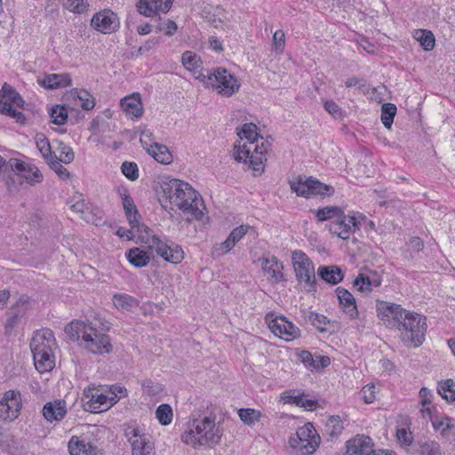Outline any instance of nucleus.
Masks as SVG:
<instances>
[{
  "label": "nucleus",
  "mask_w": 455,
  "mask_h": 455,
  "mask_svg": "<svg viewBox=\"0 0 455 455\" xmlns=\"http://www.w3.org/2000/svg\"><path fill=\"white\" fill-rule=\"evenodd\" d=\"M84 395L87 399L84 402V410L92 413H100L108 410L117 403L118 396L112 390L87 387L84 390Z\"/></svg>",
  "instance_id": "nucleus-8"
},
{
  "label": "nucleus",
  "mask_w": 455,
  "mask_h": 455,
  "mask_svg": "<svg viewBox=\"0 0 455 455\" xmlns=\"http://www.w3.org/2000/svg\"><path fill=\"white\" fill-rule=\"evenodd\" d=\"M126 436L132 446V455H156L155 443L150 434L132 427L126 431Z\"/></svg>",
  "instance_id": "nucleus-14"
},
{
  "label": "nucleus",
  "mask_w": 455,
  "mask_h": 455,
  "mask_svg": "<svg viewBox=\"0 0 455 455\" xmlns=\"http://www.w3.org/2000/svg\"><path fill=\"white\" fill-rule=\"evenodd\" d=\"M265 322L275 336L286 341L293 340L300 336V330L282 315L268 312L265 316Z\"/></svg>",
  "instance_id": "nucleus-11"
},
{
  "label": "nucleus",
  "mask_w": 455,
  "mask_h": 455,
  "mask_svg": "<svg viewBox=\"0 0 455 455\" xmlns=\"http://www.w3.org/2000/svg\"><path fill=\"white\" fill-rule=\"evenodd\" d=\"M128 261L136 267H142L148 264L150 257L147 251L140 248H132L126 253Z\"/></svg>",
  "instance_id": "nucleus-37"
},
{
  "label": "nucleus",
  "mask_w": 455,
  "mask_h": 455,
  "mask_svg": "<svg viewBox=\"0 0 455 455\" xmlns=\"http://www.w3.org/2000/svg\"><path fill=\"white\" fill-rule=\"evenodd\" d=\"M8 165L16 172L22 180H26L30 185H35L43 181V174L39 169L33 164H28L22 161L12 158L9 160Z\"/></svg>",
  "instance_id": "nucleus-21"
},
{
  "label": "nucleus",
  "mask_w": 455,
  "mask_h": 455,
  "mask_svg": "<svg viewBox=\"0 0 455 455\" xmlns=\"http://www.w3.org/2000/svg\"><path fill=\"white\" fill-rule=\"evenodd\" d=\"M121 171L122 173L132 181L139 178V168L134 162H124L121 166Z\"/></svg>",
  "instance_id": "nucleus-56"
},
{
  "label": "nucleus",
  "mask_w": 455,
  "mask_h": 455,
  "mask_svg": "<svg viewBox=\"0 0 455 455\" xmlns=\"http://www.w3.org/2000/svg\"><path fill=\"white\" fill-rule=\"evenodd\" d=\"M103 449L99 442V439L96 438L95 435L91 432L90 437L84 445V455H102Z\"/></svg>",
  "instance_id": "nucleus-51"
},
{
  "label": "nucleus",
  "mask_w": 455,
  "mask_h": 455,
  "mask_svg": "<svg viewBox=\"0 0 455 455\" xmlns=\"http://www.w3.org/2000/svg\"><path fill=\"white\" fill-rule=\"evenodd\" d=\"M202 83L212 88L218 94L223 97H231L239 91L240 83L228 70L222 68L207 69L203 76Z\"/></svg>",
  "instance_id": "nucleus-5"
},
{
  "label": "nucleus",
  "mask_w": 455,
  "mask_h": 455,
  "mask_svg": "<svg viewBox=\"0 0 455 455\" xmlns=\"http://www.w3.org/2000/svg\"><path fill=\"white\" fill-rule=\"evenodd\" d=\"M50 168L62 180H68L70 177L69 172L62 165V162L58 160V156L47 162Z\"/></svg>",
  "instance_id": "nucleus-55"
},
{
  "label": "nucleus",
  "mask_w": 455,
  "mask_h": 455,
  "mask_svg": "<svg viewBox=\"0 0 455 455\" xmlns=\"http://www.w3.org/2000/svg\"><path fill=\"white\" fill-rule=\"evenodd\" d=\"M222 430L215 423V419L206 416L203 419H194L192 427L181 435V441L194 449L217 445L222 436Z\"/></svg>",
  "instance_id": "nucleus-3"
},
{
  "label": "nucleus",
  "mask_w": 455,
  "mask_h": 455,
  "mask_svg": "<svg viewBox=\"0 0 455 455\" xmlns=\"http://www.w3.org/2000/svg\"><path fill=\"white\" fill-rule=\"evenodd\" d=\"M69 96L75 100H77L84 110H92L95 107V98L86 90L74 89Z\"/></svg>",
  "instance_id": "nucleus-36"
},
{
  "label": "nucleus",
  "mask_w": 455,
  "mask_h": 455,
  "mask_svg": "<svg viewBox=\"0 0 455 455\" xmlns=\"http://www.w3.org/2000/svg\"><path fill=\"white\" fill-rule=\"evenodd\" d=\"M0 93V112L14 118L17 123L24 124L25 116L17 109L23 107L24 100L21 96L6 83L3 84Z\"/></svg>",
  "instance_id": "nucleus-9"
},
{
  "label": "nucleus",
  "mask_w": 455,
  "mask_h": 455,
  "mask_svg": "<svg viewBox=\"0 0 455 455\" xmlns=\"http://www.w3.org/2000/svg\"><path fill=\"white\" fill-rule=\"evenodd\" d=\"M396 114V107L393 103H384L381 107V122L383 125L389 129L392 126L394 117Z\"/></svg>",
  "instance_id": "nucleus-48"
},
{
  "label": "nucleus",
  "mask_w": 455,
  "mask_h": 455,
  "mask_svg": "<svg viewBox=\"0 0 455 455\" xmlns=\"http://www.w3.org/2000/svg\"><path fill=\"white\" fill-rule=\"evenodd\" d=\"M120 105L126 116L131 119H139L143 115V104L140 94L138 92L123 98Z\"/></svg>",
  "instance_id": "nucleus-25"
},
{
  "label": "nucleus",
  "mask_w": 455,
  "mask_h": 455,
  "mask_svg": "<svg viewBox=\"0 0 455 455\" xmlns=\"http://www.w3.org/2000/svg\"><path fill=\"white\" fill-rule=\"evenodd\" d=\"M50 116L52 123L61 125L68 119V111L64 106L56 105L51 109Z\"/></svg>",
  "instance_id": "nucleus-54"
},
{
  "label": "nucleus",
  "mask_w": 455,
  "mask_h": 455,
  "mask_svg": "<svg viewBox=\"0 0 455 455\" xmlns=\"http://www.w3.org/2000/svg\"><path fill=\"white\" fill-rule=\"evenodd\" d=\"M376 312L378 318L389 329L397 330L403 316L408 310L402 307L401 305L378 299L376 301Z\"/></svg>",
  "instance_id": "nucleus-12"
},
{
  "label": "nucleus",
  "mask_w": 455,
  "mask_h": 455,
  "mask_svg": "<svg viewBox=\"0 0 455 455\" xmlns=\"http://www.w3.org/2000/svg\"><path fill=\"white\" fill-rule=\"evenodd\" d=\"M259 260H261L263 271L268 275L271 282L278 283L283 280V274L282 272L283 264L276 257L262 258Z\"/></svg>",
  "instance_id": "nucleus-29"
},
{
  "label": "nucleus",
  "mask_w": 455,
  "mask_h": 455,
  "mask_svg": "<svg viewBox=\"0 0 455 455\" xmlns=\"http://www.w3.org/2000/svg\"><path fill=\"white\" fill-rule=\"evenodd\" d=\"M343 210L338 206H326L315 211V217L319 221L337 220L342 216Z\"/></svg>",
  "instance_id": "nucleus-42"
},
{
  "label": "nucleus",
  "mask_w": 455,
  "mask_h": 455,
  "mask_svg": "<svg viewBox=\"0 0 455 455\" xmlns=\"http://www.w3.org/2000/svg\"><path fill=\"white\" fill-rule=\"evenodd\" d=\"M159 29L164 31L165 35L172 36L177 32L178 27L173 20H167L159 25Z\"/></svg>",
  "instance_id": "nucleus-64"
},
{
  "label": "nucleus",
  "mask_w": 455,
  "mask_h": 455,
  "mask_svg": "<svg viewBox=\"0 0 455 455\" xmlns=\"http://www.w3.org/2000/svg\"><path fill=\"white\" fill-rule=\"evenodd\" d=\"M250 226L241 225L234 228L228 238L213 246L212 253L216 256H221L230 251L235 245L247 234Z\"/></svg>",
  "instance_id": "nucleus-23"
},
{
  "label": "nucleus",
  "mask_w": 455,
  "mask_h": 455,
  "mask_svg": "<svg viewBox=\"0 0 455 455\" xmlns=\"http://www.w3.org/2000/svg\"><path fill=\"white\" fill-rule=\"evenodd\" d=\"M359 224L355 216L346 215L343 212L342 216L331 221L329 230L338 237L347 240L358 228Z\"/></svg>",
  "instance_id": "nucleus-19"
},
{
  "label": "nucleus",
  "mask_w": 455,
  "mask_h": 455,
  "mask_svg": "<svg viewBox=\"0 0 455 455\" xmlns=\"http://www.w3.org/2000/svg\"><path fill=\"white\" fill-rule=\"evenodd\" d=\"M66 413L65 402L60 400L47 403L43 408L44 417L50 422L62 419Z\"/></svg>",
  "instance_id": "nucleus-31"
},
{
  "label": "nucleus",
  "mask_w": 455,
  "mask_h": 455,
  "mask_svg": "<svg viewBox=\"0 0 455 455\" xmlns=\"http://www.w3.org/2000/svg\"><path fill=\"white\" fill-rule=\"evenodd\" d=\"M291 259L298 281L313 287L315 283V275L310 259L303 251H295L292 252Z\"/></svg>",
  "instance_id": "nucleus-15"
},
{
  "label": "nucleus",
  "mask_w": 455,
  "mask_h": 455,
  "mask_svg": "<svg viewBox=\"0 0 455 455\" xmlns=\"http://www.w3.org/2000/svg\"><path fill=\"white\" fill-rule=\"evenodd\" d=\"M299 360L307 367L313 368L315 365V360L313 355L307 350H302L298 353Z\"/></svg>",
  "instance_id": "nucleus-63"
},
{
  "label": "nucleus",
  "mask_w": 455,
  "mask_h": 455,
  "mask_svg": "<svg viewBox=\"0 0 455 455\" xmlns=\"http://www.w3.org/2000/svg\"><path fill=\"white\" fill-rule=\"evenodd\" d=\"M91 24L94 29L103 34H111L119 28V19L111 10L105 9L93 15Z\"/></svg>",
  "instance_id": "nucleus-18"
},
{
  "label": "nucleus",
  "mask_w": 455,
  "mask_h": 455,
  "mask_svg": "<svg viewBox=\"0 0 455 455\" xmlns=\"http://www.w3.org/2000/svg\"><path fill=\"white\" fill-rule=\"evenodd\" d=\"M382 275L375 270L361 273L354 281V285L361 292L369 293L373 288H378L382 283Z\"/></svg>",
  "instance_id": "nucleus-24"
},
{
  "label": "nucleus",
  "mask_w": 455,
  "mask_h": 455,
  "mask_svg": "<svg viewBox=\"0 0 455 455\" xmlns=\"http://www.w3.org/2000/svg\"><path fill=\"white\" fill-rule=\"evenodd\" d=\"M301 400V395H295L292 391H284L280 395V402L284 404H295L299 405Z\"/></svg>",
  "instance_id": "nucleus-60"
},
{
  "label": "nucleus",
  "mask_w": 455,
  "mask_h": 455,
  "mask_svg": "<svg viewBox=\"0 0 455 455\" xmlns=\"http://www.w3.org/2000/svg\"><path fill=\"white\" fill-rule=\"evenodd\" d=\"M336 293L343 312L351 319L356 318L358 316V310L354 296L347 290L341 287L336 289Z\"/></svg>",
  "instance_id": "nucleus-30"
},
{
  "label": "nucleus",
  "mask_w": 455,
  "mask_h": 455,
  "mask_svg": "<svg viewBox=\"0 0 455 455\" xmlns=\"http://www.w3.org/2000/svg\"><path fill=\"white\" fill-rule=\"evenodd\" d=\"M91 432L83 434L80 436L73 435L68 443V448L70 455H81L84 454V445L90 437Z\"/></svg>",
  "instance_id": "nucleus-38"
},
{
  "label": "nucleus",
  "mask_w": 455,
  "mask_h": 455,
  "mask_svg": "<svg viewBox=\"0 0 455 455\" xmlns=\"http://www.w3.org/2000/svg\"><path fill=\"white\" fill-rule=\"evenodd\" d=\"M419 395L420 398V403L423 407V409L421 410L423 417H426V416L430 417L431 416L430 405L432 403V397H433L431 391L429 389H427V387H422L419 390Z\"/></svg>",
  "instance_id": "nucleus-52"
},
{
  "label": "nucleus",
  "mask_w": 455,
  "mask_h": 455,
  "mask_svg": "<svg viewBox=\"0 0 455 455\" xmlns=\"http://www.w3.org/2000/svg\"><path fill=\"white\" fill-rule=\"evenodd\" d=\"M21 394L18 390L6 391L0 400V419L12 421L18 418L21 409Z\"/></svg>",
  "instance_id": "nucleus-16"
},
{
  "label": "nucleus",
  "mask_w": 455,
  "mask_h": 455,
  "mask_svg": "<svg viewBox=\"0 0 455 455\" xmlns=\"http://www.w3.org/2000/svg\"><path fill=\"white\" fill-rule=\"evenodd\" d=\"M273 44L275 48V51H278L280 52H283L285 44V35L283 30L279 29L274 33Z\"/></svg>",
  "instance_id": "nucleus-62"
},
{
  "label": "nucleus",
  "mask_w": 455,
  "mask_h": 455,
  "mask_svg": "<svg viewBox=\"0 0 455 455\" xmlns=\"http://www.w3.org/2000/svg\"><path fill=\"white\" fill-rule=\"evenodd\" d=\"M108 327L100 319L93 318L86 321L74 320L65 327V331L73 341L94 355L109 354L112 344L107 334Z\"/></svg>",
  "instance_id": "nucleus-1"
},
{
  "label": "nucleus",
  "mask_w": 455,
  "mask_h": 455,
  "mask_svg": "<svg viewBox=\"0 0 455 455\" xmlns=\"http://www.w3.org/2000/svg\"><path fill=\"white\" fill-rule=\"evenodd\" d=\"M237 135L241 140H246L243 145H235L233 156L234 158L238 162H243L247 164V158L252 149L253 144L258 142L259 133L256 124L252 123L243 124V126L238 129Z\"/></svg>",
  "instance_id": "nucleus-13"
},
{
  "label": "nucleus",
  "mask_w": 455,
  "mask_h": 455,
  "mask_svg": "<svg viewBox=\"0 0 455 455\" xmlns=\"http://www.w3.org/2000/svg\"><path fill=\"white\" fill-rule=\"evenodd\" d=\"M317 274L323 280L332 285L338 284L344 277L341 270L336 266H322L318 268Z\"/></svg>",
  "instance_id": "nucleus-35"
},
{
  "label": "nucleus",
  "mask_w": 455,
  "mask_h": 455,
  "mask_svg": "<svg viewBox=\"0 0 455 455\" xmlns=\"http://www.w3.org/2000/svg\"><path fill=\"white\" fill-rule=\"evenodd\" d=\"M140 242L145 243L149 250L155 251L167 262L178 264L184 259V252L180 245L172 242L170 243L164 242L152 232L143 235Z\"/></svg>",
  "instance_id": "nucleus-7"
},
{
  "label": "nucleus",
  "mask_w": 455,
  "mask_h": 455,
  "mask_svg": "<svg viewBox=\"0 0 455 455\" xmlns=\"http://www.w3.org/2000/svg\"><path fill=\"white\" fill-rule=\"evenodd\" d=\"M35 367L39 372L51 371L55 365V357L53 351L32 353Z\"/></svg>",
  "instance_id": "nucleus-33"
},
{
  "label": "nucleus",
  "mask_w": 455,
  "mask_h": 455,
  "mask_svg": "<svg viewBox=\"0 0 455 455\" xmlns=\"http://www.w3.org/2000/svg\"><path fill=\"white\" fill-rule=\"evenodd\" d=\"M108 129V124L104 119L100 116H96L93 118L89 126V131L92 134H99L100 132H105Z\"/></svg>",
  "instance_id": "nucleus-57"
},
{
  "label": "nucleus",
  "mask_w": 455,
  "mask_h": 455,
  "mask_svg": "<svg viewBox=\"0 0 455 455\" xmlns=\"http://www.w3.org/2000/svg\"><path fill=\"white\" fill-rule=\"evenodd\" d=\"M375 394L376 387L374 385H366L362 388L360 397L364 403H371L376 398Z\"/></svg>",
  "instance_id": "nucleus-59"
},
{
  "label": "nucleus",
  "mask_w": 455,
  "mask_h": 455,
  "mask_svg": "<svg viewBox=\"0 0 455 455\" xmlns=\"http://www.w3.org/2000/svg\"><path fill=\"white\" fill-rule=\"evenodd\" d=\"M181 62L184 68L194 75L196 79L202 82L206 70L203 69V62L199 56L194 52L186 51L181 56Z\"/></svg>",
  "instance_id": "nucleus-27"
},
{
  "label": "nucleus",
  "mask_w": 455,
  "mask_h": 455,
  "mask_svg": "<svg viewBox=\"0 0 455 455\" xmlns=\"http://www.w3.org/2000/svg\"><path fill=\"white\" fill-rule=\"evenodd\" d=\"M438 394L449 402L455 401V382L452 379H446L439 383Z\"/></svg>",
  "instance_id": "nucleus-45"
},
{
  "label": "nucleus",
  "mask_w": 455,
  "mask_h": 455,
  "mask_svg": "<svg viewBox=\"0 0 455 455\" xmlns=\"http://www.w3.org/2000/svg\"><path fill=\"white\" fill-rule=\"evenodd\" d=\"M416 446L418 455H442L441 446L435 441H421Z\"/></svg>",
  "instance_id": "nucleus-39"
},
{
  "label": "nucleus",
  "mask_w": 455,
  "mask_h": 455,
  "mask_svg": "<svg viewBox=\"0 0 455 455\" xmlns=\"http://www.w3.org/2000/svg\"><path fill=\"white\" fill-rule=\"evenodd\" d=\"M344 429L342 419L339 416H331L326 424L325 431L331 437L338 436Z\"/></svg>",
  "instance_id": "nucleus-46"
},
{
  "label": "nucleus",
  "mask_w": 455,
  "mask_h": 455,
  "mask_svg": "<svg viewBox=\"0 0 455 455\" xmlns=\"http://www.w3.org/2000/svg\"><path fill=\"white\" fill-rule=\"evenodd\" d=\"M260 140V146L258 142H255L249 158H247V164L253 171L254 176H259L263 172L265 162L267 161L266 154L271 147L268 140H265L262 137Z\"/></svg>",
  "instance_id": "nucleus-17"
},
{
  "label": "nucleus",
  "mask_w": 455,
  "mask_h": 455,
  "mask_svg": "<svg viewBox=\"0 0 455 455\" xmlns=\"http://www.w3.org/2000/svg\"><path fill=\"white\" fill-rule=\"evenodd\" d=\"M413 36L424 50L431 51L435 47V39L431 31L426 29H418L414 32Z\"/></svg>",
  "instance_id": "nucleus-41"
},
{
  "label": "nucleus",
  "mask_w": 455,
  "mask_h": 455,
  "mask_svg": "<svg viewBox=\"0 0 455 455\" xmlns=\"http://www.w3.org/2000/svg\"><path fill=\"white\" fill-rule=\"evenodd\" d=\"M36 143L42 156L45 159L46 162L56 156V154L52 151V147L48 139L44 134H36Z\"/></svg>",
  "instance_id": "nucleus-44"
},
{
  "label": "nucleus",
  "mask_w": 455,
  "mask_h": 455,
  "mask_svg": "<svg viewBox=\"0 0 455 455\" xmlns=\"http://www.w3.org/2000/svg\"><path fill=\"white\" fill-rule=\"evenodd\" d=\"M320 436L312 423L299 427L289 439L290 446L302 455L313 454L320 444Z\"/></svg>",
  "instance_id": "nucleus-6"
},
{
  "label": "nucleus",
  "mask_w": 455,
  "mask_h": 455,
  "mask_svg": "<svg viewBox=\"0 0 455 455\" xmlns=\"http://www.w3.org/2000/svg\"><path fill=\"white\" fill-rule=\"evenodd\" d=\"M124 213L129 222L131 228L127 231L132 235H134L135 231L138 232V239L142 240L143 235H148L151 230L146 225L140 223V215L136 206L129 209H124Z\"/></svg>",
  "instance_id": "nucleus-28"
},
{
  "label": "nucleus",
  "mask_w": 455,
  "mask_h": 455,
  "mask_svg": "<svg viewBox=\"0 0 455 455\" xmlns=\"http://www.w3.org/2000/svg\"><path fill=\"white\" fill-rule=\"evenodd\" d=\"M240 419L246 425H252L260 419V412L254 409H240L238 411Z\"/></svg>",
  "instance_id": "nucleus-53"
},
{
  "label": "nucleus",
  "mask_w": 455,
  "mask_h": 455,
  "mask_svg": "<svg viewBox=\"0 0 455 455\" xmlns=\"http://www.w3.org/2000/svg\"><path fill=\"white\" fill-rule=\"evenodd\" d=\"M31 352H51L57 347L54 334L50 329L36 331L30 343Z\"/></svg>",
  "instance_id": "nucleus-22"
},
{
  "label": "nucleus",
  "mask_w": 455,
  "mask_h": 455,
  "mask_svg": "<svg viewBox=\"0 0 455 455\" xmlns=\"http://www.w3.org/2000/svg\"><path fill=\"white\" fill-rule=\"evenodd\" d=\"M156 418L161 425H170L173 418L172 407L167 403L160 404L156 410Z\"/></svg>",
  "instance_id": "nucleus-47"
},
{
  "label": "nucleus",
  "mask_w": 455,
  "mask_h": 455,
  "mask_svg": "<svg viewBox=\"0 0 455 455\" xmlns=\"http://www.w3.org/2000/svg\"><path fill=\"white\" fill-rule=\"evenodd\" d=\"M30 301L28 296L22 295L20 296L16 303L11 307V309L14 311H21L20 315H24L26 311L29 308Z\"/></svg>",
  "instance_id": "nucleus-61"
},
{
  "label": "nucleus",
  "mask_w": 455,
  "mask_h": 455,
  "mask_svg": "<svg viewBox=\"0 0 455 455\" xmlns=\"http://www.w3.org/2000/svg\"><path fill=\"white\" fill-rule=\"evenodd\" d=\"M174 0H140L137 3V10L145 17H156L167 13Z\"/></svg>",
  "instance_id": "nucleus-20"
},
{
  "label": "nucleus",
  "mask_w": 455,
  "mask_h": 455,
  "mask_svg": "<svg viewBox=\"0 0 455 455\" xmlns=\"http://www.w3.org/2000/svg\"><path fill=\"white\" fill-rule=\"evenodd\" d=\"M113 304L117 309L130 311L138 306V301L131 295L122 293L113 296Z\"/></svg>",
  "instance_id": "nucleus-40"
},
{
  "label": "nucleus",
  "mask_w": 455,
  "mask_h": 455,
  "mask_svg": "<svg viewBox=\"0 0 455 455\" xmlns=\"http://www.w3.org/2000/svg\"><path fill=\"white\" fill-rule=\"evenodd\" d=\"M372 450V440L366 435H356L347 442V455H370Z\"/></svg>",
  "instance_id": "nucleus-26"
},
{
  "label": "nucleus",
  "mask_w": 455,
  "mask_h": 455,
  "mask_svg": "<svg viewBox=\"0 0 455 455\" xmlns=\"http://www.w3.org/2000/svg\"><path fill=\"white\" fill-rule=\"evenodd\" d=\"M403 318L397 328L401 340L407 347H419L425 340L427 327L426 317L408 311Z\"/></svg>",
  "instance_id": "nucleus-4"
},
{
  "label": "nucleus",
  "mask_w": 455,
  "mask_h": 455,
  "mask_svg": "<svg viewBox=\"0 0 455 455\" xmlns=\"http://www.w3.org/2000/svg\"><path fill=\"white\" fill-rule=\"evenodd\" d=\"M143 391L148 395H157L163 391V387L159 383H156L151 379H146L142 383Z\"/></svg>",
  "instance_id": "nucleus-58"
},
{
  "label": "nucleus",
  "mask_w": 455,
  "mask_h": 455,
  "mask_svg": "<svg viewBox=\"0 0 455 455\" xmlns=\"http://www.w3.org/2000/svg\"><path fill=\"white\" fill-rule=\"evenodd\" d=\"M38 83L47 88L54 89L59 87L68 86L71 84V78L68 74H49L45 75L44 78L39 79Z\"/></svg>",
  "instance_id": "nucleus-32"
},
{
  "label": "nucleus",
  "mask_w": 455,
  "mask_h": 455,
  "mask_svg": "<svg viewBox=\"0 0 455 455\" xmlns=\"http://www.w3.org/2000/svg\"><path fill=\"white\" fill-rule=\"evenodd\" d=\"M56 143L58 144L56 148L57 152L59 153L58 160L61 161L65 164L73 162L75 158V153L73 149L68 145L60 140H57Z\"/></svg>",
  "instance_id": "nucleus-49"
},
{
  "label": "nucleus",
  "mask_w": 455,
  "mask_h": 455,
  "mask_svg": "<svg viewBox=\"0 0 455 455\" xmlns=\"http://www.w3.org/2000/svg\"><path fill=\"white\" fill-rule=\"evenodd\" d=\"M289 184L291 191L299 196L309 197L315 195L331 196L334 194V188L331 186L322 183L312 177L299 176L296 180H290Z\"/></svg>",
  "instance_id": "nucleus-10"
},
{
  "label": "nucleus",
  "mask_w": 455,
  "mask_h": 455,
  "mask_svg": "<svg viewBox=\"0 0 455 455\" xmlns=\"http://www.w3.org/2000/svg\"><path fill=\"white\" fill-rule=\"evenodd\" d=\"M163 197L182 211L188 221L203 220L205 206L197 192L187 182L171 180L162 185Z\"/></svg>",
  "instance_id": "nucleus-2"
},
{
  "label": "nucleus",
  "mask_w": 455,
  "mask_h": 455,
  "mask_svg": "<svg viewBox=\"0 0 455 455\" xmlns=\"http://www.w3.org/2000/svg\"><path fill=\"white\" fill-rule=\"evenodd\" d=\"M147 152L160 164H169L172 162V155L164 145L155 142L147 147Z\"/></svg>",
  "instance_id": "nucleus-34"
},
{
  "label": "nucleus",
  "mask_w": 455,
  "mask_h": 455,
  "mask_svg": "<svg viewBox=\"0 0 455 455\" xmlns=\"http://www.w3.org/2000/svg\"><path fill=\"white\" fill-rule=\"evenodd\" d=\"M63 6L74 13H84L89 9L88 0H62Z\"/></svg>",
  "instance_id": "nucleus-50"
},
{
  "label": "nucleus",
  "mask_w": 455,
  "mask_h": 455,
  "mask_svg": "<svg viewBox=\"0 0 455 455\" xmlns=\"http://www.w3.org/2000/svg\"><path fill=\"white\" fill-rule=\"evenodd\" d=\"M305 318L319 331L324 332L327 331V325L330 323V321L325 315L309 311L305 315Z\"/></svg>",
  "instance_id": "nucleus-43"
}]
</instances>
